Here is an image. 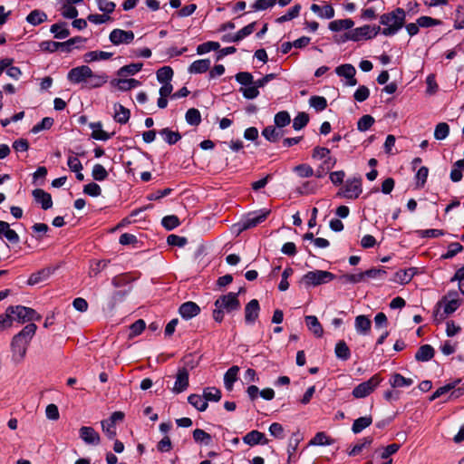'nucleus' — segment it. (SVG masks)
Segmentation results:
<instances>
[{
  "instance_id": "nucleus-1",
  "label": "nucleus",
  "mask_w": 464,
  "mask_h": 464,
  "mask_svg": "<svg viewBox=\"0 0 464 464\" xmlns=\"http://www.w3.org/2000/svg\"><path fill=\"white\" fill-rule=\"evenodd\" d=\"M37 326L34 323L27 324L11 341L12 361L15 363H21L26 355L28 346L34 336Z\"/></svg>"
},
{
  "instance_id": "nucleus-2",
  "label": "nucleus",
  "mask_w": 464,
  "mask_h": 464,
  "mask_svg": "<svg viewBox=\"0 0 464 464\" xmlns=\"http://www.w3.org/2000/svg\"><path fill=\"white\" fill-rule=\"evenodd\" d=\"M213 319L217 323H221L225 314H230L240 309L238 293L229 292L220 295L214 303Z\"/></svg>"
},
{
  "instance_id": "nucleus-3",
  "label": "nucleus",
  "mask_w": 464,
  "mask_h": 464,
  "mask_svg": "<svg viewBox=\"0 0 464 464\" xmlns=\"http://www.w3.org/2000/svg\"><path fill=\"white\" fill-rule=\"evenodd\" d=\"M406 12L402 8H396L390 13L380 16V24L384 26L380 32L385 36L395 35L404 25Z\"/></svg>"
},
{
  "instance_id": "nucleus-4",
  "label": "nucleus",
  "mask_w": 464,
  "mask_h": 464,
  "mask_svg": "<svg viewBox=\"0 0 464 464\" xmlns=\"http://www.w3.org/2000/svg\"><path fill=\"white\" fill-rule=\"evenodd\" d=\"M236 81L242 85L239 92L247 100H254L259 95V87L256 84L253 75L247 72H240L235 75Z\"/></svg>"
},
{
  "instance_id": "nucleus-5",
  "label": "nucleus",
  "mask_w": 464,
  "mask_h": 464,
  "mask_svg": "<svg viewBox=\"0 0 464 464\" xmlns=\"http://www.w3.org/2000/svg\"><path fill=\"white\" fill-rule=\"evenodd\" d=\"M7 312L11 314L13 321L15 320L20 324L40 321L42 318L34 309L24 305L8 306Z\"/></svg>"
},
{
  "instance_id": "nucleus-6",
  "label": "nucleus",
  "mask_w": 464,
  "mask_h": 464,
  "mask_svg": "<svg viewBox=\"0 0 464 464\" xmlns=\"http://www.w3.org/2000/svg\"><path fill=\"white\" fill-rule=\"evenodd\" d=\"M335 276L325 270H314L304 274L302 277V283L306 286H318L333 281Z\"/></svg>"
},
{
  "instance_id": "nucleus-7",
  "label": "nucleus",
  "mask_w": 464,
  "mask_h": 464,
  "mask_svg": "<svg viewBox=\"0 0 464 464\" xmlns=\"http://www.w3.org/2000/svg\"><path fill=\"white\" fill-rule=\"evenodd\" d=\"M381 31L380 26L375 25H363L349 31L344 34L343 41L351 40L353 42L361 41L362 39H372L375 37Z\"/></svg>"
},
{
  "instance_id": "nucleus-8",
  "label": "nucleus",
  "mask_w": 464,
  "mask_h": 464,
  "mask_svg": "<svg viewBox=\"0 0 464 464\" xmlns=\"http://www.w3.org/2000/svg\"><path fill=\"white\" fill-rule=\"evenodd\" d=\"M269 213V210L263 208L246 214L237 224L239 227V231L256 227L266 220Z\"/></svg>"
},
{
  "instance_id": "nucleus-9",
  "label": "nucleus",
  "mask_w": 464,
  "mask_h": 464,
  "mask_svg": "<svg viewBox=\"0 0 464 464\" xmlns=\"http://www.w3.org/2000/svg\"><path fill=\"white\" fill-rule=\"evenodd\" d=\"M382 381V379L379 374H374L368 381L355 386L352 394L356 399L365 398L380 385Z\"/></svg>"
},
{
  "instance_id": "nucleus-10",
  "label": "nucleus",
  "mask_w": 464,
  "mask_h": 464,
  "mask_svg": "<svg viewBox=\"0 0 464 464\" xmlns=\"http://www.w3.org/2000/svg\"><path fill=\"white\" fill-rule=\"evenodd\" d=\"M362 191V179L360 178H353L346 180L342 191L338 192V195L345 198L355 199Z\"/></svg>"
},
{
  "instance_id": "nucleus-11",
  "label": "nucleus",
  "mask_w": 464,
  "mask_h": 464,
  "mask_svg": "<svg viewBox=\"0 0 464 464\" xmlns=\"http://www.w3.org/2000/svg\"><path fill=\"white\" fill-rule=\"evenodd\" d=\"M124 414L121 411H114L108 419L102 420V431L108 439L113 440L116 437V422L121 421Z\"/></svg>"
},
{
  "instance_id": "nucleus-12",
  "label": "nucleus",
  "mask_w": 464,
  "mask_h": 464,
  "mask_svg": "<svg viewBox=\"0 0 464 464\" xmlns=\"http://www.w3.org/2000/svg\"><path fill=\"white\" fill-rule=\"evenodd\" d=\"M92 69L87 65H81L71 69L68 72L67 79L74 84L87 82L88 77L91 76Z\"/></svg>"
},
{
  "instance_id": "nucleus-13",
  "label": "nucleus",
  "mask_w": 464,
  "mask_h": 464,
  "mask_svg": "<svg viewBox=\"0 0 464 464\" xmlns=\"http://www.w3.org/2000/svg\"><path fill=\"white\" fill-rule=\"evenodd\" d=\"M109 39L114 45L130 44L134 40V33L116 28L111 32Z\"/></svg>"
},
{
  "instance_id": "nucleus-14",
  "label": "nucleus",
  "mask_w": 464,
  "mask_h": 464,
  "mask_svg": "<svg viewBox=\"0 0 464 464\" xmlns=\"http://www.w3.org/2000/svg\"><path fill=\"white\" fill-rule=\"evenodd\" d=\"M189 373L186 367L178 369L176 373V381L172 388V392L179 394L185 392L188 387Z\"/></svg>"
},
{
  "instance_id": "nucleus-15",
  "label": "nucleus",
  "mask_w": 464,
  "mask_h": 464,
  "mask_svg": "<svg viewBox=\"0 0 464 464\" xmlns=\"http://www.w3.org/2000/svg\"><path fill=\"white\" fill-rule=\"evenodd\" d=\"M79 436L87 445H98L100 443V435L92 427L82 426L79 430Z\"/></svg>"
},
{
  "instance_id": "nucleus-16",
  "label": "nucleus",
  "mask_w": 464,
  "mask_h": 464,
  "mask_svg": "<svg viewBox=\"0 0 464 464\" xmlns=\"http://www.w3.org/2000/svg\"><path fill=\"white\" fill-rule=\"evenodd\" d=\"M260 312L259 303L256 299L249 301L245 307V322L253 324L258 318Z\"/></svg>"
},
{
  "instance_id": "nucleus-17",
  "label": "nucleus",
  "mask_w": 464,
  "mask_h": 464,
  "mask_svg": "<svg viewBox=\"0 0 464 464\" xmlns=\"http://www.w3.org/2000/svg\"><path fill=\"white\" fill-rule=\"evenodd\" d=\"M179 313L183 319L188 320L197 316L200 308L196 303L188 301L179 306Z\"/></svg>"
},
{
  "instance_id": "nucleus-18",
  "label": "nucleus",
  "mask_w": 464,
  "mask_h": 464,
  "mask_svg": "<svg viewBox=\"0 0 464 464\" xmlns=\"http://www.w3.org/2000/svg\"><path fill=\"white\" fill-rule=\"evenodd\" d=\"M34 200L39 203L43 209L46 210L52 208L53 200L49 193L41 188H36L33 191Z\"/></svg>"
},
{
  "instance_id": "nucleus-19",
  "label": "nucleus",
  "mask_w": 464,
  "mask_h": 464,
  "mask_svg": "<svg viewBox=\"0 0 464 464\" xmlns=\"http://www.w3.org/2000/svg\"><path fill=\"white\" fill-rule=\"evenodd\" d=\"M242 440L244 443L249 446H255L258 444L265 445L267 443V440L266 439L265 434L256 430L246 433Z\"/></svg>"
},
{
  "instance_id": "nucleus-20",
  "label": "nucleus",
  "mask_w": 464,
  "mask_h": 464,
  "mask_svg": "<svg viewBox=\"0 0 464 464\" xmlns=\"http://www.w3.org/2000/svg\"><path fill=\"white\" fill-rule=\"evenodd\" d=\"M89 127L92 130V138L94 140L106 141L113 135V133L110 134L102 130V124L101 121L91 122Z\"/></svg>"
},
{
  "instance_id": "nucleus-21",
  "label": "nucleus",
  "mask_w": 464,
  "mask_h": 464,
  "mask_svg": "<svg viewBox=\"0 0 464 464\" xmlns=\"http://www.w3.org/2000/svg\"><path fill=\"white\" fill-rule=\"evenodd\" d=\"M371 326L372 322L366 315L361 314L355 317L354 327L357 334L367 335L370 333Z\"/></svg>"
},
{
  "instance_id": "nucleus-22",
  "label": "nucleus",
  "mask_w": 464,
  "mask_h": 464,
  "mask_svg": "<svg viewBox=\"0 0 464 464\" xmlns=\"http://www.w3.org/2000/svg\"><path fill=\"white\" fill-rule=\"evenodd\" d=\"M444 313L450 314L454 313L459 306V300L456 292L450 293L448 296L444 297Z\"/></svg>"
},
{
  "instance_id": "nucleus-23",
  "label": "nucleus",
  "mask_w": 464,
  "mask_h": 464,
  "mask_svg": "<svg viewBox=\"0 0 464 464\" xmlns=\"http://www.w3.org/2000/svg\"><path fill=\"white\" fill-rule=\"evenodd\" d=\"M108 76L105 73H94L92 71L91 76L88 77L87 82L84 87L92 89L99 88L106 83Z\"/></svg>"
},
{
  "instance_id": "nucleus-24",
  "label": "nucleus",
  "mask_w": 464,
  "mask_h": 464,
  "mask_svg": "<svg viewBox=\"0 0 464 464\" xmlns=\"http://www.w3.org/2000/svg\"><path fill=\"white\" fill-rule=\"evenodd\" d=\"M435 351L430 344L421 345L415 353V359L418 362H429L434 356Z\"/></svg>"
},
{
  "instance_id": "nucleus-25",
  "label": "nucleus",
  "mask_w": 464,
  "mask_h": 464,
  "mask_svg": "<svg viewBox=\"0 0 464 464\" xmlns=\"http://www.w3.org/2000/svg\"><path fill=\"white\" fill-rule=\"evenodd\" d=\"M238 372L239 367L234 365L230 367L224 374V386L227 391H232L234 383L237 380Z\"/></svg>"
},
{
  "instance_id": "nucleus-26",
  "label": "nucleus",
  "mask_w": 464,
  "mask_h": 464,
  "mask_svg": "<svg viewBox=\"0 0 464 464\" xmlns=\"http://www.w3.org/2000/svg\"><path fill=\"white\" fill-rule=\"evenodd\" d=\"M262 135L270 142H276L284 135V130L276 126H267L262 130Z\"/></svg>"
},
{
  "instance_id": "nucleus-27",
  "label": "nucleus",
  "mask_w": 464,
  "mask_h": 464,
  "mask_svg": "<svg viewBox=\"0 0 464 464\" xmlns=\"http://www.w3.org/2000/svg\"><path fill=\"white\" fill-rule=\"evenodd\" d=\"M211 62L209 59H200L194 61L188 67L189 73H203L210 67Z\"/></svg>"
},
{
  "instance_id": "nucleus-28",
  "label": "nucleus",
  "mask_w": 464,
  "mask_h": 464,
  "mask_svg": "<svg viewBox=\"0 0 464 464\" xmlns=\"http://www.w3.org/2000/svg\"><path fill=\"white\" fill-rule=\"evenodd\" d=\"M310 8L321 18L331 19L334 16V9L330 5L321 7L316 4H313Z\"/></svg>"
},
{
  "instance_id": "nucleus-29",
  "label": "nucleus",
  "mask_w": 464,
  "mask_h": 464,
  "mask_svg": "<svg viewBox=\"0 0 464 464\" xmlns=\"http://www.w3.org/2000/svg\"><path fill=\"white\" fill-rule=\"evenodd\" d=\"M305 323L308 329L317 337H321L324 334L323 327L314 315L305 316Z\"/></svg>"
},
{
  "instance_id": "nucleus-30",
  "label": "nucleus",
  "mask_w": 464,
  "mask_h": 464,
  "mask_svg": "<svg viewBox=\"0 0 464 464\" xmlns=\"http://www.w3.org/2000/svg\"><path fill=\"white\" fill-rule=\"evenodd\" d=\"M372 423V416H363L356 419L352 425V431L354 434L362 432Z\"/></svg>"
},
{
  "instance_id": "nucleus-31",
  "label": "nucleus",
  "mask_w": 464,
  "mask_h": 464,
  "mask_svg": "<svg viewBox=\"0 0 464 464\" xmlns=\"http://www.w3.org/2000/svg\"><path fill=\"white\" fill-rule=\"evenodd\" d=\"M354 23L352 19H339L332 21L329 24V29L332 32H339L342 30H348L351 29L353 26Z\"/></svg>"
},
{
  "instance_id": "nucleus-32",
  "label": "nucleus",
  "mask_w": 464,
  "mask_h": 464,
  "mask_svg": "<svg viewBox=\"0 0 464 464\" xmlns=\"http://www.w3.org/2000/svg\"><path fill=\"white\" fill-rule=\"evenodd\" d=\"M413 383V380L406 378L400 373H394L390 379V384L393 388L409 387Z\"/></svg>"
},
{
  "instance_id": "nucleus-33",
  "label": "nucleus",
  "mask_w": 464,
  "mask_h": 464,
  "mask_svg": "<svg viewBox=\"0 0 464 464\" xmlns=\"http://www.w3.org/2000/svg\"><path fill=\"white\" fill-rule=\"evenodd\" d=\"M50 32L53 34L54 38L60 40L65 39L70 35V31L66 27L65 23L53 24L50 28Z\"/></svg>"
},
{
  "instance_id": "nucleus-34",
  "label": "nucleus",
  "mask_w": 464,
  "mask_h": 464,
  "mask_svg": "<svg viewBox=\"0 0 464 464\" xmlns=\"http://www.w3.org/2000/svg\"><path fill=\"white\" fill-rule=\"evenodd\" d=\"M47 20V14L41 10H33L27 16L26 22L32 25H38Z\"/></svg>"
},
{
  "instance_id": "nucleus-35",
  "label": "nucleus",
  "mask_w": 464,
  "mask_h": 464,
  "mask_svg": "<svg viewBox=\"0 0 464 464\" xmlns=\"http://www.w3.org/2000/svg\"><path fill=\"white\" fill-rule=\"evenodd\" d=\"M188 401L190 405L196 408L199 411H205L208 409V402L204 399L203 395L190 394L188 397Z\"/></svg>"
},
{
  "instance_id": "nucleus-36",
  "label": "nucleus",
  "mask_w": 464,
  "mask_h": 464,
  "mask_svg": "<svg viewBox=\"0 0 464 464\" xmlns=\"http://www.w3.org/2000/svg\"><path fill=\"white\" fill-rule=\"evenodd\" d=\"M301 11V5L296 4L293 5L285 14L277 17L276 23L283 24L296 18Z\"/></svg>"
},
{
  "instance_id": "nucleus-37",
  "label": "nucleus",
  "mask_w": 464,
  "mask_h": 464,
  "mask_svg": "<svg viewBox=\"0 0 464 464\" xmlns=\"http://www.w3.org/2000/svg\"><path fill=\"white\" fill-rule=\"evenodd\" d=\"M112 56L111 53L104 52V51H91L84 54V61L86 63L108 60Z\"/></svg>"
},
{
  "instance_id": "nucleus-38",
  "label": "nucleus",
  "mask_w": 464,
  "mask_h": 464,
  "mask_svg": "<svg viewBox=\"0 0 464 464\" xmlns=\"http://www.w3.org/2000/svg\"><path fill=\"white\" fill-rule=\"evenodd\" d=\"M114 120L117 122L121 124H125L129 121L130 112L124 106L121 104H116L114 106Z\"/></svg>"
},
{
  "instance_id": "nucleus-39",
  "label": "nucleus",
  "mask_w": 464,
  "mask_h": 464,
  "mask_svg": "<svg viewBox=\"0 0 464 464\" xmlns=\"http://www.w3.org/2000/svg\"><path fill=\"white\" fill-rule=\"evenodd\" d=\"M160 135L163 137L165 142L169 145L176 144L180 139L181 135L178 131H173L169 128H164L160 131Z\"/></svg>"
},
{
  "instance_id": "nucleus-40",
  "label": "nucleus",
  "mask_w": 464,
  "mask_h": 464,
  "mask_svg": "<svg viewBox=\"0 0 464 464\" xmlns=\"http://www.w3.org/2000/svg\"><path fill=\"white\" fill-rule=\"evenodd\" d=\"M335 355L342 361H347L351 356V352L344 341H339L335 345Z\"/></svg>"
},
{
  "instance_id": "nucleus-41",
  "label": "nucleus",
  "mask_w": 464,
  "mask_h": 464,
  "mask_svg": "<svg viewBox=\"0 0 464 464\" xmlns=\"http://www.w3.org/2000/svg\"><path fill=\"white\" fill-rule=\"evenodd\" d=\"M461 380L460 379H457L442 387H440L438 388L434 392L433 394L431 395L430 397V401H434L436 400L437 398L440 397L441 395L449 392L451 390H454L459 383H460Z\"/></svg>"
},
{
  "instance_id": "nucleus-42",
  "label": "nucleus",
  "mask_w": 464,
  "mask_h": 464,
  "mask_svg": "<svg viewBox=\"0 0 464 464\" xmlns=\"http://www.w3.org/2000/svg\"><path fill=\"white\" fill-rule=\"evenodd\" d=\"M335 72L338 76L347 78H353L355 75L356 70L354 66L350 63L342 64L335 68Z\"/></svg>"
},
{
  "instance_id": "nucleus-43",
  "label": "nucleus",
  "mask_w": 464,
  "mask_h": 464,
  "mask_svg": "<svg viewBox=\"0 0 464 464\" xmlns=\"http://www.w3.org/2000/svg\"><path fill=\"white\" fill-rule=\"evenodd\" d=\"M274 122L276 127L282 129L291 122L290 114L286 111H281L275 115Z\"/></svg>"
},
{
  "instance_id": "nucleus-44",
  "label": "nucleus",
  "mask_w": 464,
  "mask_h": 464,
  "mask_svg": "<svg viewBox=\"0 0 464 464\" xmlns=\"http://www.w3.org/2000/svg\"><path fill=\"white\" fill-rule=\"evenodd\" d=\"M186 121L191 126H198L201 122V114L198 109H188L185 115Z\"/></svg>"
},
{
  "instance_id": "nucleus-45",
  "label": "nucleus",
  "mask_w": 464,
  "mask_h": 464,
  "mask_svg": "<svg viewBox=\"0 0 464 464\" xmlns=\"http://www.w3.org/2000/svg\"><path fill=\"white\" fill-rule=\"evenodd\" d=\"M173 77V70L169 66H163L157 71V80L160 83L170 82Z\"/></svg>"
},
{
  "instance_id": "nucleus-46",
  "label": "nucleus",
  "mask_w": 464,
  "mask_h": 464,
  "mask_svg": "<svg viewBox=\"0 0 464 464\" xmlns=\"http://www.w3.org/2000/svg\"><path fill=\"white\" fill-rule=\"evenodd\" d=\"M203 397L206 401H218L221 399V392L216 387H207L203 390Z\"/></svg>"
},
{
  "instance_id": "nucleus-47",
  "label": "nucleus",
  "mask_w": 464,
  "mask_h": 464,
  "mask_svg": "<svg viewBox=\"0 0 464 464\" xmlns=\"http://www.w3.org/2000/svg\"><path fill=\"white\" fill-rule=\"evenodd\" d=\"M372 442V437L363 438L359 443L355 444L351 450L348 451L349 456H356L360 454L363 449L369 447Z\"/></svg>"
},
{
  "instance_id": "nucleus-48",
  "label": "nucleus",
  "mask_w": 464,
  "mask_h": 464,
  "mask_svg": "<svg viewBox=\"0 0 464 464\" xmlns=\"http://www.w3.org/2000/svg\"><path fill=\"white\" fill-rule=\"evenodd\" d=\"M142 65L143 64L141 63H130L128 65H124L121 68H120V70L118 71V75L119 76H124L127 74L134 75L141 70Z\"/></svg>"
},
{
  "instance_id": "nucleus-49",
  "label": "nucleus",
  "mask_w": 464,
  "mask_h": 464,
  "mask_svg": "<svg viewBox=\"0 0 464 464\" xmlns=\"http://www.w3.org/2000/svg\"><path fill=\"white\" fill-rule=\"evenodd\" d=\"M193 439L197 443L209 445L212 441L211 436L201 429H196L193 431Z\"/></svg>"
},
{
  "instance_id": "nucleus-50",
  "label": "nucleus",
  "mask_w": 464,
  "mask_h": 464,
  "mask_svg": "<svg viewBox=\"0 0 464 464\" xmlns=\"http://www.w3.org/2000/svg\"><path fill=\"white\" fill-rule=\"evenodd\" d=\"M450 133V126L446 122H440L436 125L434 138L438 140H445Z\"/></svg>"
},
{
  "instance_id": "nucleus-51",
  "label": "nucleus",
  "mask_w": 464,
  "mask_h": 464,
  "mask_svg": "<svg viewBox=\"0 0 464 464\" xmlns=\"http://www.w3.org/2000/svg\"><path fill=\"white\" fill-rule=\"evenodd\" d=\"M49 276H50L49 270H45V269L40 270V271L34 273L30 276V277L27 280V284L29 285H34L47 279Z\"/></svg>"
},
{
  "instance_id": "nucleus-52",
  "label": "nucleus",
  "mask_w": 464,
  "mask_h": 464,
  "mask_svg": "<svg viewBox=\"0 0 464 464\" xmlns=\"http://www.w3.org/2000/svg\"><path fill=\"white\" fill-rule=\"evenodd\" d=\"M219 47L220 44L218 42L209 41L198 45L197 53L198 54L201 55L208 53L211 51H217L219 49Z\"/></svg>"
},
{
  "instance_id": "nucleus-53",
  "label": "nucleus",
  "mask_w": 464,
  "mask_h": 464,
  "mask_svg": "<svg viewBox=\"0 0 464 464\" xmlns=\"http://www.w3.org/2000/svg\"><path fill=\"white\" fill-rule=\"evenodd\" d=\"M308 121V114L305 112H299L293 121V128L295 130H300L307 125Z\"/></svg>"
},
{
  "instance_id": "nucleus-54",
  "label": "nucleus",
  "mask_w": 464,
  "mask_h": 464,
  "mask_svg": "<svg viewBox=\"0 0 464 464\" xmlns=\"http://www.w3.org/2000/svg\"><path fill=\"white\" fill-rule=\"evenodd\" d=\"M463 250V246L461 244L458 242L450 243L448 246V250L445 254L441 256L442 259H450L454 257L457 254L460 253Z\"/></svg>"
},
{
  "instance_id": "nucleus-55",
  "label": "nucleus",
  "mask_w": 464,
  "mask_h": 464,
  "mask_svg": "<svg viewBox=\"0 0 464 464\" xmlns=\"http://www.w3.org/2000/svg\"><path fill=\"white\" fill-rule=\"evenodd\" d=\"M309 104L317 111H322L327 107V101L323 96H312L309 99Z\"/></svg>"
},
{
  "instance_id": "nucleus-56",
  "label": "nucleus",
  "mask_w": 464,
  "mask_h": 464,
  "mask_svg": "<svg viewBox=\"0 0 464 464\" xmlns=\"http://www.w3.org/2000/svg\"><path fill=\"white\" fill-rule=\"evenodd\" d=\"M374 118L371 115H363L361 117L357 122V129L360 131L368 130L374 123Z\"/></svg>"
},
{
  "instance_id": "nucleus-57",
  "label": "nucleus",
  "mask_w": 464,
  "mask_h": 464,
  "mask_svg": "<svg viewBox=\"0 0 464 464\" xmlns=\"http://www.w3.org/2000/svg\"><path fill=\"white\" fill-rule=\"evenodd\" d=\"M340 281L343 284H357L363 282L362 272L357 274H344L340 276Z\"/></svg>"
},
{
  "instance_id": "nucleus-58",
  "label": "nucleus",
  "mask_w": 464,
  "mask_h": 464,
  "mask_svg": "<svg viewBox=\"0 0 464 464\" xmlns=\"http://www.w3.org/2000/svg\"><path fill=\"white\" fill-rule=\"evenodd\" d=\"M92 176L97 181H103L108 178V172L101 164H95L92 168Z\"/></svg>"
},
{
  "instance_id": "nucleus-59",
  "label": "nucleus",
  "mask_w": 464,
  "mask_h": 464,
  "mask_svg": "<svg viewBox=\"0 0 464 464\" xmlns=\"http://www.w3.org/2000/svg\"><path fill=\"white\" fill-rule=\"evenodd\" d=\"M310 443L316 446H324L331 445L333 440L324 432H317Z\"/></svg>"
},
{
  "instance_id": "nucleus-60",
  "label": "nucleus",
  "mask_w": 464,
  "mask_h": 464,
  "mask_svg": "<svg viewBox=\"0 0 464 464\" xmlns=\"http://www.w3.org/2000/svg\"><path fill=\"white\" fill-rule=\"evenodd\" d=\"M276 2L277 0H256L253 3L251 7L254 11H265L273 7Z\"/></svg>"
},
{
  "instance_id": "nucleus-61",
  "label": "nucleus",
  "mask_w": 464,
  "mask_h": 464,
  "mask_svg": "<svg viewBox=\"0 0 464 464\" xmlns=\"http://www.w3.org/2000/svg\"><path fill=\"white\" fill-rule=\"evenodd\" d=\"M161 224L167 230H172L179 226V220L177 216L169 215L162 218Z\"/></svg>"
},
{
  "instance_id": "nucleus-62",
  "label": "nucleus",
  "mask_w": 464,
  "mask_h": 464,
  "mask_svg": "<svg viewBox=\"0 0 464 464\" xmlns=\"http://www.w3.org/2000/svg\"><path fill=\"white\" fill-rule=\"evenodd\" d=\"M53 124V119L50 117L44 118L40 122L35 124L33 129L32 132L38 133L44 130H49Z\"/></svg>"
},
{
  "instance_id": "nucleus-63",
  "label": "nucleus",
  "mask_w": 464,
  "mask_h": 464,
  "mask_svg": "<svg viewBox=\"0 0 464 464\" xmlns=\"http://www.w3.org/2000/svg\"><path fill=\"white\" fill-rule=\"evenodd\" d=\"M256 22L250 23L239 31L236 33V40H238L239 42L245 39L246 36L250 35L256 28Z\"/></svg>"
},
{
  "instance_id": "nucleus-64",
  "label": "nucleus",
  "mask_w": 464,
  "mask_h": 464,
  "mask_svg": "<svg viewBox=\"0 0 464 464\" xmlns=\"http://www.w3.org/2000/svg\"><path fill=\"white\" fill-rule=\"evenodd\" d=\"M454 28L464 29V5H459L456 9Z\"/></svg>"
}]
</instances>
